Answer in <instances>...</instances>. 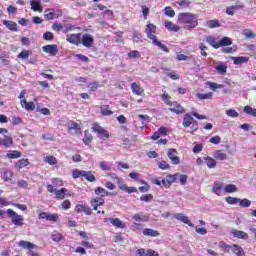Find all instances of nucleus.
<instances>
[{
	"label": "nucleus",
	"instance_id": "nucleus-30",
	"mask_svg": "<svg viewBox=\"0 0 256 256\" xmlns=\"http://www.w3.org/2000/svg\"><path fill=\"white\" fill-rule=\"evenodd\" d=\"M216 71L220 74V75H225V73H227V64L220 62L217 66H216Z\"/></svg>",
	"mask_w": 256,
	"mask_h": 256
},
{
	"label": "nucleus",
	"instance_id": "nucleus-61",
	"mask_svg": "<svg viewBox=\"0 0 256 256\" xmlns=\"http://www.w3.org/2000/svg\"><path fill=\"white\" fill-rule=\"evenodd\" d=\"M138 119L142 121V125H147V123H149L148 115L139 114Z\"/></svg>",
	"mask_w": 256,
	"mask_h": 256
},
{
	"label": "nucleus",
	"instance_id": "nucleus-63",
	"mask_svg": "<svg viewBox=\"0 0 256 256\" xmlns=\"http://www.w3.org/2000/svg\"><path fill=\"white\" fill-rule=\"evenodd\" d=\"M99 167L102 171H111V166L107 165L105 161L100 162Z\"/></svg>",
	"mask_w": 256,
	"mask_h": 256
},
{
	"label": "nucleus",
	"instance_id": "nucleus-57",
	"mask_svg": "<svg viewBox=\"0 0 256 256\" xmlns=\"http://www.w3.org/2000/svg\"><path fill=\"white\" fill-rule=\"evenodd\" d=\"M197 97H198L200 100H203V99H212V98H213V93H211V92L206 93V94L198 93V94H197Z\"/></svg>",
	"mask_w": 256,
	"mask_h": 256
},
{
	"label": "nucleus",
	"instance_id": "nucleus-46",
	"mask_svg": "<svg viewBox=\"0 0 256 256\" xmlns=\"http://www.w3.org/2000/svg\"><path fill=\"white\" fill-rule=\"evenodd\" d=\"M207 85H209L212 91H217V89H223V87H225V85L217 84L215 82H207Z\"/></svg>",
	"mask_w": 256,
	"mask_h": 256
},
{
	"label": "nucleus",
	"instance_id": "nucleus-56",
	"mask_svg": "<svg viewBox=\"0 0 256 256\" xmlns=\"http://www.w3.org/2000/svg\"><path fill=\"white\" fill-rule=\"evenodd\" d=\"M84 173H85V171L76 169V170L73 171L72 177L74 179H79V177H83L84 176Z\"/></svg>",
	"mask_w": 256,
	"mask_h": 256
},
{
	"label": "nucleus",
	"instance_id": "nucleus-43",
	"mask_svg": "<svg viewBox=\"0 0 256 256\" xmlns=\"http://www.w3.org/2000/svg\"><path fill=\"white\" fill-rule=\"evenodd\" d=\"M207 43H209V45H211L212 47H214V49H219V42H217L213 36H208L206 39Z\"/></svg>",
	"mask_w": 256,
	"mask_h": 256
},
{
	"label": "nucleus",
	"instance_id": "nucleus-31",
	"mask_svg": "<svg viewBox=\"0 0 256 256\" xmlns=\"http://www.w3.org/2000/svg\"><path fill=\"white\" fill-rule=\"evenodd\" d=\"M1 177H2L3 181H11V178L13 177V172H11L9 170H2Z\"/></svg>",
	"mask_w": 256,
	"mask_h": 256
},
{
	"label": "nucleus",
	"instance_id": "nucleus-62",
	"mask_svg": "<svg viewBox=\"0 0 256 256\" xmlns=\"http://www.w3.org/2000/svg\"><path fill=\"white\" fill-rule=\"evenodd\" d=\"M165 15H167L168 17H175V10H173V8H171L170 6H167L165 8Z\"/></svg>",
	"mask_w": 256,
	"mask_h": 256
},
{
	"label": "nucleus",
	"instance_id": "nucleus-19",
	"mask_svg": "<svg viewBox=\"0 0 256 256\" xmlns=\"http://www.w3.org/2000/svg\"><path fill=\"white\" fill-rule=\"evenodd\" d=\"M68 129L76 131V135H81V126L75 121L68 122Z\"/></svg>",
	"mask_w": 256,
	"mask_h": 256
},
{
	"label": "nucleus",
	"instance_id": "nucleus-26",
	"mask_svg": "<svg viewBox=\"0 0 256 256\" xmlns=\"http://www.w3.org/2000/svg\"><path fill=\"white\" fill-rule=\"evenodd\" d=\"M3 25L10 31H17V23L14 21L4 20Z\"/></svg>",
	"mask_w": 256,
	"mask_h": 256
},
{
	"label": "nucleus",
	"instance_id": "nucleus-17",
	"mask_svg": "<svg viewBox=\"0 0 256 256\" xmlns=\"http://www.w3.org/2000/svg\"><path fill=\"white\" fill-rule=\"evenodd\" d=\"M232 235L237 239H244V241H247V239H249V234L241 230H233Z\"/></svg>",
	"mask_w": 256,
	"mask_h": 256
},
{
	"label": "nucleus",
	"instance_id": "nucleus-27",
	"mask_svg": "<svg viewBox=\"0 0 256 256\" xmlns=\"http://www.w3.org/2000/svg\"><path fill=\"white\" fill-rule=\"evenodd\" d=\"M56 195V199H65V195L67 194L66 188H61L60 190L54 189V192Z\"/></svg>",
	"mask_w": 256,
	"mask_h": 256
},
{
	"label": "nucleus",
	"instance_id": "nucleus-40",
	"mask_svg": "<svg viewBox=\"0 0 256 256\" xmlns=\"http://www.w3.org/2000/svg\"><path fill=\"white\" fill-rule=\"evenodd\" d=\"M91 141H93V135H91V133H89V130H86L84 132L83 143H85L86 145H89V143H91Z\"/></svg>",
	"mask_w": 256,
	"mask_h": 256
},
{
	"label": "nucleus",
	"instance_id": "nucleus-64",
	"mask_svg": "<svg viewBox=\"0 0 256 256\" xmlns=\"http://www.w3.org/2000/svg\"><path fill=\"white\" fill-rule=\"evenodd\" d=\"M52 240H54L56 243H59L61 239H63V236L59 233H54L51 235Z\"/></svg>",
	"mask_w": 256,
	"mask_h": 256
},
{
	"label": "nucleus",
	"instance_id": "nucleus-1",
	"mask_svg": "<svg viewBox=\"0 0 256 256\" xmlns=\"http://www.w3.org/2000/svg\"><path fill=\"white\" fill-rule=\"evenodd\" d=\"M178 22L180 23V25H184V29H186L187 31L195 29V27L199 25L197 15L190 12L180 13L178 15Z\"/></svg>",
	"mask_w": 256,
	"mask_h": 256
},
{
	"label": "nucleus",
	"instance_id": "nucleus-55",
	"mask_svg": "<svg viewBox=\"0 0 256 256\" xmlns=\"http://www.w3.org/2000/svg\"><path fill=\"white\" fill-rule=\"evenodd\" d=\"M105 205V200L101 197H96L93 200H91V205Z\"/></svg>",
	"mask_w": 256,
	"mask_h": 256
},
{
	"label": "nucleus",
	"instance_id": "nucleus-36",
	"mask_svg": "<svg viewBox=\"0 0 256 256\" xmlns=\"http://www.w3.org/2000/svg\"><path fill=\"white\" fill-rule=\"evenodd\" d=\"M215 159H218L219 161H225L227 159V154L223 153L221 150H217L214 152Z\"/></svg>",
	"mask_w": 256,
	"mask_h": 256
},
{
	"label": "nucleus",
	"instance_id": "nucleus-20",
	"mask_svg": "<svg viewBox=\"0 0 256 256\" xmlns=\"http://www.w3.org/2000/svg\"><path fill=\"white\" fill-rule=\"evenodd\" d=\"M152 43L156 47H159V49H161V51H164L165 53H169V48H167V46L165 44L161 43V41H159L157 39V37L152 39Z\"/></svg>",
	"mask_w": 256,
	"mask_h": 256
},
{
	"label": "nucleus",
	"instance_id": "nucleus-35",
	"mask_svg": "<svg viewBox=\"0 0 256 256\" xmlns=\"http://www.w3.org/2000/svg\"><path fill=\"white\" fill-rule=\"evenodd\" d=\"M225 193H237L239 189L235 184H228L224 187Z\"/></svg>",
	"mask_w": 256,
	"mask_h": 256
},
{
	"label": "nucleus",
	"instance_id": "nucleus-60",
	"mask_svg": "<svg viewBox=\"0 0 256 256\" xmlns=\"http://www.w3.org/2000/svg\"><path fill=\"white\" fill-rule=\"evenodd\" d=\"M177 175V181L181 183V185H185L187 183V175H181V174H176Z\"/></svg>",
	"mask_w": 256,
	"mask_h": 256
},
{
	"label": "nucleus",
	"instance_id": "nucleus-14",
	"mask_svg": "<svg viewBox=\"0 0 256 256\" xmlns=\"http://www.w3.org/2000/svg\"><path fill=\"white\" fill-rule=\"evenodd\" d=\"M63 185V182L57 178L52 180V184L47 185V191L48 193H55V187H61Z\"/></svg>",
	"mask_w": 256,
	"mask_h": 256
},
{
	"label": "nucleus",
	"instance_id": "nucleus-5",
	"mask_svg": "<svg viewBox=\"0 0 256 256\" xmlns=\"http://www.w3.org/2000/svg\"><path fill=\"white\" fill-rule=\"evenodd\" d=\"M168 105H170L169 110L172 113H176L177 115H181L182 113H185V110L182 108L181 104L177 102H169Z\"/></svg>",
	"mask_w": 256,
	"mask_h": 256
},
{
	"label": "nucleus",
	"instance_id": "nucleus-44",
	"mask_svg": "<svg viewBox=\"0 0 256 256\" xmlns=\"http://www.w3.org/2000/svg\"><path fill=\"white\" fill-rule=\"evenodd\" d=\"M206 25H207V27H209V29H215L217 27H221V24L219 23V20L207 21Z\"/></svg>",
	"mask_w": 256,
	"mask_h": 256
},
{
	"label": "nucleus",
	"instance_id": "nucleus-15",
	"mask_svg": "<svg viewBox=\"0 0 256 256\" xmlns=\"http://www.w3.org/2000/svg\"><path fill=\"white\" fill-rule=\"evenodd\" d=\"M243 3H241V1H238L236 3V5L234 6H229L227 9H226V13L227 15H235V11H239V9H243Z\"/></svg>",
	"mask_w": 256,
	"mask_h": 256
},
{
	"label": "nucleus",
	"instance_id": "nucleus-25",
	"mask_svg": "<svg viewBox=\"0 0 256 256\" xmlns=\"http://www.w3.org/2000/svg\"><path fill=\"white\" fill-rule=\"evenodd\" d=\"M21 105H22V107H24V105H25L26 111H35V103L27 102V100L25 98L23 100H21Z\"/></svg>",
	"mask_w": 256,
	"mask_h": 256
},
{
	"label": "nucleus",
	"instance_id": "nucleus-32",
	"mask_svg": "<svg viewBox=\"0 0 256 256\" xmlns=\"http://www.w3.org/2000/svg\"><path fill=\"white\" fill-rule=\"evenodd\" d=\"M218 247L221 249V251H223V253H229V251L232 249V245H228L223 241L219 242Z\"/></svg>",
	"mask_w": 256,
	"mask_h": 256
},
{
	"label": "nucleus",
	"instance_id": "nucleus-39",
	"mask_svg": "<svg viewBox=\"0 0 256 256\" xmlns=\"http://www.w3.org/2000/svg\"><path fill=\"white\" fill-rule=\"evenodd\" d=\"M131 89H132V92L135 93V95H142L143 94V89H141V86H139V84H137L135 82L132 83Z\"/></svg>",
	"mask_w": 256,
	"mask_h": 256
},
{
	"label": "nucleus",
	"instance_id": "nucleus-33",
	"mask_svg": "<svg viewBox=\"0 0 256 256\" xmlns=\"http://www.w3.org/2000/svg\"><path fill=\"white\" fill-rule=\"evenodd\" d=\"M204 159L206 160L208 169H215V167H217V161H215V159L211 157H205Z\"/></svg>",
	"mask_w": 256,
	"mask_h": 256
},
{
	"label": "nucleus",
	"instance_id": "nucleus-52",
	"mask_svg": "<svg viewBox=\"0 0 256 256\" xmlns=\"http://www.w3.org/2000/svg\"><path fill=\"white\" fill-rule=\"evenodd\" d=\"M17 167H19V169H23V167H27V165H29V160L28 159H21L16 163Z\"/></svg>",
	"mask_w": 256,
	"mask_h": 256
},
{
	"label": "nucleus",
	"instance_id": "nucleus-29",
	"mask_svg": "<svg viewBox=\"0 0 256 256\" xmlns=\"http://www.w3.org/2000/svg\"><path fill=\"white\" fill-rule=\"evenodd\" d=\"M19 247H22V249H34L35 244L29 242V241H25V240H21L18 243Z\"/></svg>",
	"mask_w": 256,
	"mask_h": 256
},
{
	"label": "nucleus",
	"instance_id": "nucleus-7",
	"mask_svg": "<svg viewBox=\"0 0 256 256\" xmlns=\"http://www.w3.org/2000/svg\"><path fill=\"white\" fill-rule=\"evenodd\" d=\"M42 51H44V53H49V55H51L52 57H55V55H57V53H59V48L57 47V45H46L42 47Z\"/></svg>",
	"mask_w": 256,
	"mask_h": 256
},
{
	"label": "nucleus",
	"instance_id": "nucleus-8",
	"mask_svg": "<svg viewBox=\"0 0 256 256\" xmlns=\"http://www.w3.org/2000/svg\"><path fill=\"white\" fill-rule=\"evenodd\" d=\"M174 218H176L177 221H181L182 223H185L189 227H195V224H193L191 222V220L189 219V217L185 216V214H183V213H176L174 215Z\"/></svg>",
	"mask_w": 256,
	"mask_h": 256
},
{
	"label": "nucleus",
	"instance_id": "nucleus-42",
	"mask_svg": "<svg viewBox=\"0 0 256 256\" xmlns=\"http://www.w3.org/2000/svg\"><path fill=\"white\" fill-rule=\"evenodd\" d=\"M101 114L104 116L113 115V111L109 110V105H103L100 107Z\"/></svg>",
	"mask_w": 256,
	"mask_h": 256
},
{
	"label": "nucleus",
	"instance_id": "nucleus-41",
	"mask_svg": "<svg viewBox=\"0 0 256 256\" xmlns=\"http://www.w3.org/2000/svg\"><path fill=\"white\" fill-rule=\"evenodd\" d=\"M6 157L8 159H19V157H21V152L17 150L10 151L9 153H7Z\"/></svg>",
	"mask_w": 256,
	"mask_h": 256
},
{
	"label": "nucleus",
	"instance_id": "nucleus-24",
	"mask_svg": "<svg viewBox=\"0 0 256 256\" xmlns=\"http://www.w3.org/2000/svg\"><path fill=\"white\" fill-rule=\"evenodd\" d=\"M193 121H195L193 119V117L189 114H185L184 115V118H183V127H191V125L193 124Z\"/></svg>",
	"mask_w": 256,
	"mask_h": 256
},
{
	"label": "nucleus",
	"instance_id": "nucleus-53",
	"mask_svg": "<svg viewBox=\"0 0 256 256\" xmlns=\"http://www.w3.org/2000/svg\"><path fill=\"white\" fill-rule=\"evenodd\" d=\"M240 207H244V208H247V207H251V202L249 199L247 198H244V199H240V201H238Z\"/></svg>",
	"mask_w": 256,
	"mask_h": 256
},
{
	"label": "nucleus",
	"instance_id": "nucleus-23",
	"mask_svg": "<svg viewBox=\"0 0 256 256\" xmlns=\"http://www.w3.org/2000/svg\"><path fill=\"white\" fill-rule=\"evenodd\" d=\"M232 61L234 62V65H243V63H248L249 58L240 56V57H232Z\"/></svg>",
	"mask_w": 256,
	"mask_h": 256
},
{
	"label": "nucleus",
	"instance_id": "nucleus-11",
	"mask_svg": "<svg viewBox=\"0 0 256 256\" xmlns=\"http://www.w3.org/2000/svg\"><path fill=\"white\" fill-rule=\"evenodd\" d=\"M93 35L91 34H84L81 38V43L84 47H91V45H93Z\"/></svg>",
	"mask_w": 256,
	"mask_h": 256
},
{
	"label": "nucleus",
	"instance_id": "nucleus-18",
	"mask_svg": "<svg viewBox=\"0 0 256 256\" xmlns=\"http://www.w3.org/2000/svg\"><path fill=\"white\" fill-rule=\"evenodd\" d=\"M30 5L33 11H39V13H43V6H41V2L39 0H31Z\"/></svg>",
	"mask_w": 256,
	"mask_h": 256
},
{
	"label": "nucleus",
	"instance_id": "nucleus-22",
	"mask_svg": "<svg viewBox=\"0 0 256 256\" xmlns=\"http://www.w3.org/2000/svg\"><path fill=\"white\" fill-rule=\"evenodd\" d=\"M145 237H159V232L151 228H146L142 231Z\"/></svg>",
	"mask_w": 256,
	"mask_h": 256
},
{
	"label": "nucleus",
	"instance_id": "nucleus-54",
	"mask_svg": "<svg viewBox=\"0 0 256 256\" xmlns=\"http://www.w3.org/2000/svg\"><path fill=\"white\" fill-rule=\"evenodd\" d=\"M240 199L239 198H235V197H226V203H228L229 205H237V203H239Z\"/></svg>",
	"mask_w": 256,
	"mask_h": 256
},
{
	"label": "nucleus",
	"instance_id": "nucleus-28",
	"mask_svg": "<svg viewBox=\"0 0 256 256\" xmlns=\"http://www.w3.org/2000/svg\"><path fill=\"white\" fill-rule=\"evenodd\" d=\"M165 27H166V29H168V31H173L174 33H177V31H179V29H180L179 26L173 24V22H171V21H166Z\"/></svg>",
	"mask_w": 256,
	"mask_h": 256
},
{
	"label": "nucleus",
	"instance_id": "nucleus-58",
	"mask_svg": "<svg viewBox=\"0 0 256 256\" xmlns=\"http://www.w3.org/2000/svg\"><path fill=\"white\" fill-rule=\"evenodd\" d=\"M226 115L228 117L235 118V117H239V112H237L236 110H233V109H229V110H226Z\"/></svg>",
	"mask_w": 256,
	"mask_h": 256
},
{
	"label": "nucleus",
	"instance_id": "nucleus-38",
	"mask_svg": "<svg viewBox=\"0 0 256 256\" xmlns=\"http://www.w3.org/2000/svg\"><path fill=\"white\" fill-rule=\"evenodd\" d=\"M229 45H233L229 37H224L219 41V47H229Z\"/></svg>",
	"mask_w": 256,
	"mask_h": 256
},
{
	"label": "nucleus",
	"instance_id": "nucleus-6",
	"mask_svg": "<svg viewBox=\"0 0 256 256\" xmlns=\"http://www.w3.org/2000/svg\"><path fill=\"white\" fill-rule=\"evenodd\" d=\"M39 219H46V221H53L56 223V221H59V214H49L47 212H41L39 214Z\"/></svg>",
	"mask_w": 256,
	"mask_h": 256
},
{
	"label": "nucleus",
	"instance_id": "nucleus-9",
	"mask_svg": "<svg viewBox=\"0 0 256 256\" xmlns=\"http://www.w3.org/2000/svg\"><path fill=\"white\" fill-rule=\"evenodd\" d=\"M155 31H157V26H155L154 24H148L146 26V29H145V33L148 37V39H151V41L155 38H157V36L153 33H155Z\"/></svg>",
	"mask_w": 256,
	"mask_h": 256
},
{
	"label": "nucleus",
	"instance_id": "nucleus-10",
	"mask_svg": "<svg viewBox=\"0 0 256 256\" xmlns=\"http://www.w3.org/2000/svg\"><path fill=\"white\" fill-rule=\"evenodd\" d=\"M107 221H110L111 225H113V227H118V229H125L126 227L125 223L119 218H106L104 222L107 223Z\"/></svg>",
	"mask_w": 256,
	"mask_h": 256
},
{
	"label": "nucleus",
	"instance_id": "nucleus-13",
	"mask_svg": "<svg viewBox=\"0 0 256 256\" xmlns=\"http://www.w3.org/2000/svg\"><path fill=\"white\" fill-rule=\"evenodd\" d=\"M94 193L95 195H98V197H109V195H117L116 193L105 190L103 187H96Z\"/></svg>",
	"mask_w": 256,
	"mask_h": 256
},
{
	"label": "nucleus",
	"instance_id": "nucleus-34",
	"mask_svg": "<svg viewBox=\"0 0 256 256\" xmlns=\"http://www.w3.org/2000/svg\"><path fill=\"white\" fill-rule=\"evenodd\" d=\"M222 192H223V183L215 182L213 187V193H215V195H221Z\"/></svg>",
	"mask_w": 256,
	"mask_h": 256
},
{
	"label": "nucleus",
	"instance_id": "nucleus-21",
	"mask_svg": "<svg viewBox=\"0 0 256 256\" xmlns=\"http://www.w3.org/2000/svg\"><path fill=\"white\" fill-rule=\"evenodd\" d=\"M232 253H234V255L237 256H245V250H243V248L239 245H232Z\"/></svg>",
	"mask_w": 256,
	"mask_h": 256
},
{
	"label": "nucleus",
	"instance_id": "nucleus-59",
	"mask_svg": "<svg viewBox=\"0 0 256 256\" xmlns=\"http://www.w3.org/2000/svg\"><path fill=\"white\" fill-rule=\"evenodd\" d=\"M140 201H145L149 203V201H153V194H145L140 197Z\"/></svg>",
	"mask_w": 256,
	"mask_h": 256
},
{
	"label": "nucleus",
	"instance_id": "nucleus-48",
	"mask_svg": "<svg viewBox=\"0 0 256 256\" xmlns=\"http://www.w3.org/2000/svg\"><path fill=\"white\" fill-rule=\"evenodd\" d=\"M1 142L4 147H10L13 145V138H11V136H5Z\"/></svg>",
	"mask_w": 256,
	"mask_h": 256
},
{
	"label": "nucleus",
	"instance_id": "nucleus-3",
	"mask_svg": "<svg viewBox=\"0 0 256 256\" xmlns=\"http://www.w3.org/2000/svg\"><path fill=\"white\" fill-rule=\"evenodd\" d=\"M92 129L94 133H97L99 139H109V132L101 127L99 124H93Z\"/></svg>",
	"mask_w": 256,
	"mask_h": 256
},
{
	"label": "nucleus",
	"instance_id": "nucleus-4",
	"mask_svg": "<svg viewBox=\"0 0 256 256\" xmlns=\"http://www.w3.org/2000/svg\"><path fill=\"white\" fill-rule=\"evenodd\" d=\"M168 158L172 161L173 165H179L181 163V159L177 155V150L175 148H171L168 150Z\"/></svg>",
	"mask_w": 256,
	"mask_h": 256
},
{
	"label": "nucleus",
	"instance_id": "nucleus-50",
	"mask_svg": "<svg viewBox=\"0 0 256 256\" xmlns=\"http://www.w3.org/2000/svg\"><path fill=\"white\" fill-rule=\"evenodd\" d=\"M133 219L134 221H149V216L142 214H134Z\"/></svg>",
	"mask_w": 256,
	"mask_h": 256
},
{
	"label": "nucleus",
	"instance_id": "nucleus-37",
	"mask_svg": "<svg viewBox=\"0 0 256 256\" xmlns=\"http://www.w3.org/2000/svg\"><path fill=\"white\" fill-rule=\"evenodd\" d=\"M86 181H89L90 183H95V181L97 180L95 178V175H93V172L91 171H84V176Z\"/></svg>",
	"mask_w": 256,
	"mask_h": 256
},
{
	"label": "nucleus",
	"instance_id": "nucleus-47",
	"mask_svg": "<svg viewBox=\"0 0 256 256\" xmlns=\"http://www.w3.org/2000/svg\"><path fill=\"white\" fill-rule=\"evenodd\" d=\"M44 17L48 19V21H51V19H55V12L53 9H48L44 11Z\"/></svg>",
	"mask_w": 256,
	"mask_h": 256
},
{
	"label": "nucleus",
	"instance_id": "nucleus-2",
	"mask_svg": "<svg viewBox=\"0 0 256 256\" xmlns=\"http://www.w3.org/2000/svg\"><path fill=\"white\" fill-rule=\"evenodd\" d=\"M7 214L11 218L13 225L21 227L23 225V216L17 214V212L13 211V209H8Z\"/></svg>",
	"mask_w": 256,
	"mask_h": 256
},
{
	"label": "nucleus",
	"instance_id": "nucleus-45",
	"mask_svg": "<svg viewBox=\"0 0 256 256\" xmlns=\"http://www.w3.org/2000/svg\"><path fill=\"white\" fill-rule=\"evenodd\" d=\"M29 55H33V51L23 50L20 54H18V59H29Z\"/></svg>",
	"mask_w": 256,
	"mask_h": 256
},
{
	"label": "nucleus",
	"instance_id": "nucleus-12",
	"mask_svg": "<svg viewBox=\"0 0 256 256\" xmlns=\"http://www.w3.org/2000/svg\"><path fill=\"white\" fill-rule=\"evenodd\" d=\"M66 40L68 43H72V45H79L81 42V34H68Z\"/></svg>",
	"mask_w": 256,
	"mask_h": 256
},
{
	"label": "nucleus",
	"instance_id": "nucleus-51",
	"mask_svg": "<svg viewBox=\"0 0 256 256\" xmlns=\"http://www.w3.org/2000/svg\"><path fill=\"white\" fill-rule=\"evenodd\" d=\"M141 183H142V185H144V186H140V187H139L140 193H147V191H149V189H151V187H150L149 184H147V182H145L144 180H142Z\"/></svg>",
	"mask_w": 256,
	"mask_h": 256
},
{
	"label": "nucleus",
	"instance_id": "nucleus-49",
	"mask_svg": "<svg viewBox=\"0 0 256 256\" xmlns=\"http://www.w3.org/2000/svg\"><path fill=\"white\" fill-rule=\"evenodd\" d=\"M244 113H247V115H252V117H256V109L251 106H245Z\"/></svg>",
	"mask_w": 256,
	"mask_h": 256
},
{
	"label": "nucleus",
	"instance_id": "nucleus-16",
	"mask_svg": "<svg viewBox=\"0 0 256 256\" xmlns=\"http://www.w3.org/2000/svg\"><path fill=\"white\" fill-rule=\"evenodd\" d=\"M75 211L77 213H85V215H91L92 213L91 208L89 206H85L82 204L76 205Z\"/></svg>",
	"mask_w": 256,
	"mask_h": 256
}]
</instances>
